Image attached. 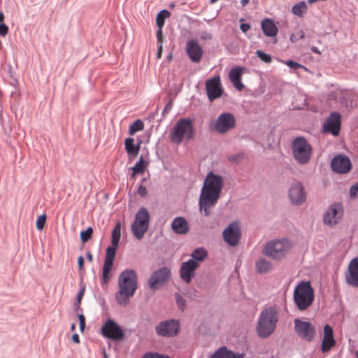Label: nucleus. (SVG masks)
<instances>
[{
    "mask_svg": "<svg viewBox=\"0 0 358 358\" xmlns=\"http://www.w3.org/2000/svg\"><path fill=\"white\" fill-rule=\"evenodd\" d=\"M311 51L313 52H315V53H317V54H320V50H318V48L315 46H312L311 48H310Z\"/></svg>",
    "mask_w": 358,
    "mask_h": 358,
    "instance_id": "59",
    "label": "nucleus"
},
{
    "mask_svg": "<svg viewBox=\"0 0 358 358\" xmlns=\"http://www.w3.org/2000/svg\"><path fill=\"white\" fill-rule=\"evenodd\" d=\"M222 236L224 241L230 246H236L241 238V230L238 221H234L223 231Z\"/></svg>",
    "mask_w": 358,
    "mask_h": 358,
    "instance_id": "15",
    "label": "nucleus"
},
{
    "mask_svg": "<svg viewBox=\"0 0 358 358\" xmlns=\"http://www.w3.org/2000/svg\"><path fill=\"white\" fill-rule=\"evenodd\" d=\"M350 196L352 199H358V182L352 185L350 188Z\"/></svg>",
    "mask_w": 358,
    "mask_h": 358,
    "instance_id": "43",
    "label": "nucleus"
},
{
    "mask_svg": "<svg viewBox=\"0 0 358 358\" xmlns=\"http://www.w3.org/2000/svg\"><path fill=\"white\" fill-rule=\"evenodd\" d=\"M171 228L178 234H185L189 231L188 223L182 217H176L171 224Z\"/></svg>",
    "mask_w": 358,
    "mask_h": 358,
    "instance_id": "25",
    "label": "nucleus"
},
{
    "mask_svg": "<svg viewBox=\"0 0 358 358\" xmlns=\"http://www.w3.org/2000/svg\"><path fill=\"white\" fill-rule=\"evenodd\" d=\"M206 90L208 98L210 101H213L222 96L224 90L221 85L220 77L215 76L206 81Z\"/></svg>",
    "mask_w": 358,
    "mask_h": 358,
    "instance_id": "16",
    "label": "nucleus"
},
{
    "mask_svg": "<svg viewBox=\"0 0 358 358\" xmlns=\"http://www.w3.org/2000/svg\"><path fill=\"white\" fill-rule=\"evenodd\" d=\"M171 271L167 266L155 271L148 279V284L152 291H156L166 285L171 279Z\"/></svg>",
    "mask_w": 358,
    "mask_h": 358,
    "instance_id": "9",
    "label": "nucleus"
},
{
    "mask_svg": "<svg viewBox=\"0 0 358 358\" xmlns=\"http://www.w3.org/2000/svg\"><path fill=\"white\" fill-rule=\"evenodd\" d=\"M345 278L348 285L353 287H358V257L353 258L350 262Z\"/></svg>",
    "mask_w": 358,
    "mask_h": 358,
    "instance_id": "21",
    "label": "nucleus"
},
{
    "mask_svg": "<svg viewBox=\"0 0 358 358\" xmlns=\"http://www.w3.org/2000/svg\"><path fill=\"white\" fill-rule=\"evenodd\" d=\"M8 32V27L4 24H0V36L4 37Z\"/></svg>",
    "mask_w": 358,
    "mask_h": 358,
    "instance_id": "48",
    "label": "nucleus"
},
{
    "mask_svg": "<svg viewBox=\"0 0 358 358\" xmlns=\"http://www.w3.org/2000/svg\"><path fill=\"white\" fill-rule=\"evenodd\" d=\"M150 215L145 207H141L135 216V220L131 224V230L138 240H141L149 227Z\"/></svg>",
    "mask_w": 358,
    "mask_h": 358,
    "instance_id": "7",
    "label": "nucleus"
},
{
    "mask_svg": "<svg viewBox=\"0 0 358 358\" xmlns=\"http://www.w3.org/2000/svg\"><path fill=\"white\" fill-rule=\"evenodd\" d=\"M229 159L232 162H234V163H236V164H238L241 162V161L243 159V155L242 154H240V155H231Z\"/></svg>",
    "mask_w": 358,
    "mask_h": 358,
    "instance_id": "47",
    "label": "nucleus"
},
{
    "mask_svg": "<svg viewBox=\"0 0 358 358\" xmlns=\"http://www.w3.org/2000/svg\"><path fill=\"white\" fill-rule=\"evenodd\" d=\"M141 358H171L167 355L159 354L157 352H146Z\"/></svg>",
    "mask_w": 358,
    "mask_h": 358,
    "instance_id": "42",
    "label": "nucleus"
},
{
    "mask_svg": "<svg viewBox=\"0 0 358 358\" xmlns=\"http://www.w3.org/2000/svg\"><path fill=\"white\" fill-rule=\"evenodd\" d=\"M211 127L218 134H224L236 127V118L230 113H222Z\"/></svg>",
    "mask_w": 358,
    "mask_h": 358,
    "instance_id": "11",
    "label": "nucleus"
},
{
    "mask_svg": "<svg viewBox=\"0 0 358 358\" xmlns=\"http://www.w3.org/2000/svg\"><path fill=\"white\" fill-rule=\"evenodd\" d=\"M234 84V86L238 90L241 91L244 88L243 84L241 83V80H238L237 81H235V83H232Z\"/></svg>",
    "mask_w": 358,
    "mask_h": 358,
    "instance_id": "51",
    "label": "nucleus"
},
{
    "mask_svg": "<svg viewBox=\"0 0 358 358\" xmlns=\"http://www.w3.org/2000/svg\"><path fill=\"white\" fill-rule=\"evenodd\" d=\"M46 219H47V216L45 214L41 215L38 217V219L36 220V227L38 230L41 231L44 228L45 222H46Z\"/></svg>",
    "mask_w": 358,
    "mask_h": 358,
    "instance_id": "41",
    "label": "nucleus"
},
{
    "mask_svg": "<svg viewBox=\"0 0 358 358\" xmlns=\"http://www.w3.org/2000/svg\"><path fill=\"white\" fill-rule=\"evenodd\" d=\"M304 37H305L304 32L302 30H301L300 32H299V39H303V38H304Z\"/></svg>",
    "mask_w": 358,
    "mask_h": 358,
    "instance_id": "63",
    "label": "nucleus"
},
{
    "mask_svg": "<svg viewBox=\"0 0 358 358\" xmlns=\"http://www.w3.org/2000/svg\"><path fill=\"white\" fill-rule=\"evenodd\" d=\"M199 267V263L189 259L181 264L180 268V277L187 284L191 282L194 276L196 270Z\"/></svg>",
    "mask_w": 358,
    "mask_h": 358,
    "instance_id": "19",
    "label": "nucleus"
},
{
    "mask_svg": "<svg viewBox=\"0 0 358 358\" xmlns=\"http://www.w3.org/2000/svg\"><path fill=\"white\" fill-rule=\"evenodd\" d=\"M306 10L307 6L304 1H301L294 5L292 8V12L293 14L299 17H302Z\"/></svg>",
    "mask_w": 358,
    "mask_h": 358,
    "instance_id": "34",
    "label": "nucleus"
},
{
    "mask_svg": "<svg viewBox=\"0 0 358 358\" xmlns=\"http://www.w3.org/2000/svg\"><path fill=\"white\" fill-rule=\"evenodd\" d=\"M285 64L291 69H293L294 70L303 67L302 65L299 64V63L293 61V60H287Z\"/></svg>",
    "mask_w": 358,
    "mask_h": 358,
    "instance_id": "46",
    "label": "nucleus"
},
{
    "mask_svg": "<svg viewBox=\"0 0 358 358\" xmlns=\"http://www.w3.org/2000/svg\"><path fill=\"white\" fill-rule=\"evenodd\" d=\"M85 289V284H83L82 285V287L80 289L79 292L78 293V295H77V297H76V301H77V303H78V307H79V305L81 303V299H82L83 296L84 295Z\"/></svg>",
    "mask_w": 358,
    "mask_h": 358,
    "instance_id": "44",
    "label": "nucleus"
},
{
    "mask_svg": "<svg viewBox=\"0 0 358 358\" xmlns=\"http://www.w3.org/2000/svg\"><path fill=\"white\" fill-rule=\"evenodd\" d=\"M138 194L141 196L145 197L148 194L146 187L145 186H143V185H140L138 188Z\"/></svg>",
    "mask_w": 358,
    "mask_h": 358,
    "instance_id": "49",
    "label": "nucleus"
},
{
    "mask_svg": "<svg viewBox=\"0 0 358 358\" xmlns=\"http://www.w3.org/2000/svg\"><path fill=\"white\" fill-rule=\"evenodd\" d=\"M144 129L143 122L138 119L134 121L129 127V133L130 135H134L137 131H142Z\"/></svg>",
    "mask_w": 358,
    "mask_h": 358,
    "instance_id": "36",
    "label": "nucleus"
},
{
    "mask_svg": "<svg viewBox=\"0 0 358 358\" xmlns=\"http://www.w3.org/2000/svg\"><path fill=\"white\" fill-rule=\"evenodd\" d=\"M242 69L243 68L240 66H235L230 70L229 73V78L231 83H235V81L241 80Z\"/></svg>",
    "mask_w": 358,
    "mask_h": 358,
    "instance_id": "35",
    "label": "nucleus"
},
{
    "mask_svg": "<svg viewBox=\"0 0 358 358\" xmlns=\"http://www.w3.org/2000/svg\"><path fill=\"white\" fill-rule=\"evenodd\" d=\"M324 336L321 345V350L323 353L328 352L336 345L332 327L326 324L324 326Z\"/></svg>",
    "mask_w": 358,
    "mask_h": 358,
    "instance_id": "23",
    "label": "nucleus"
},
{
    "mask_svg": "<svg viewBox=\"0 0 358 358\" xmlns=\"http://www.w3.org/2000/svg\"><path fill=\"white\" fill-rule=\"evenodd\" d=\"M201 38L203 40H208V39H211L212 38V36L210 34L206 32V31H204L202 33V35H201Z\"/></svg>",
    "mask_w": 358,
    "mask_h": 358,
    "instance_id": "55",
    "label": "nucleus"
},
{
    "mask_svg": "<svg viewBox=\"0 0 358 358\" xmlns=\"http://www.w3.org/2000/svg\"><path fill=\"white\" fill-rule=\"evenodd\" d=\"M261 28L264 34L268 37L275 36L278 31L274 20L270 18H264L262 20Z\"/></svg>",
    "mask_w": 358,
    "mask_h": 358,
    "instance_id": "24",
    "label": "nucleus"
},
{
    "mask_svg": "<svg viewBox=\"0 0 358 358\" xmlns=\"http://www.w3.org/2000/svg\"><path fill=\"white\" fill-rule=\"evenodd\" d=\"M117 248L118 245H111V246L108 247L106 249L105 259L114 261Z\"/></svg>",
    "mask_w": 358,
    "mask_h": 358,
    "instance_id": "37",
    "label": "nucleus"
},
{
    "mask_svg": "<svg viewBox=\"0 0 358 358\" xmlns=\"http://www.w3.org/2000/svg\"><path fill=\"white\" fill-rule=\"evenodd\" d=\"M331 168L335 173L345 174L350 171L352 164L348 157L338 155L331 160Z\"/></svg>",
    "mask_w": 358,
    "mask_h": 358,
    "instance_id": "18",
    "label": "nucleus"
},
{
    "mask_svg": "<svg viewBox=\"0 0 358 358\" xmlns=\"http://www.w3.org/2000/svg\"><path fill=\"white\" fill-rule=\"evenodd\" d=\"M291 148L293 157L298 164L304 165L310 161L312 147L304 137L295 138L291 143Z\"/></svg>",
    "mask_w": 358,
    "mask_h": 358,
    "instance_id": "6",
    "label": "nucleus"
},
{
    "mask_svg": "<svg viewBox=\"0 0 358 358\" xmlns=\"http://www.w3.org/2000/svg\"><path fill=\"white\" fill-rule=\"evenodd\" d=\"M172 106H173V99L171 98L167 104L166 105V106L164 107L163 111H162V116L163 117H165L166 115L168 113L169 111L171 110V109L172 108Z\"/></svg>",
    "mask_w": 358,
    "mask_h": 358,
    "instance_id": "45",
    "label": "nucleus"
},
{
    "mask_svg": "<svg viewBox=\"0 0 358 358\" xmlns=\"http://www.w3.org/2000/svg\"><path fill=\"white\" fill-rule=\"evenodd\" d=\"M289 39H290V41H291V42H292V43H295V42L297 41V39L295 38V36H294V34H292L290 35V38H289Z\"/></svg>",
    "mask_w": 358,
    "mask_h": 358,
    "instance_id": "60",
    "label": "nucleus"
},
{
    "mask_svg": "<svg viewBox=\"0 0 358 358\" xmlns=\"http://www.w3.org/2000/svg\"><path fill=\"white\" fill-rule=\"evenodd\" d=\"M208 257V252L203 248H198L193 250L191 254L192 260L196 262L203 261Z\"/></svg>",
    "mask_w": 358,
    "mask_h": 358,
    "instance_id": "29",
    "label": "nucleus"
},
{
    "mask_svg": "<svg viewBox=\"0 0 358 358\" xmlns=\"http://www.w3.org/2000/svg\"><path fill=\"white\" fill-rule=\"evenodd\" d=\"M114 261L112 260H104L103 267V275H102V281L101 284H108L109 281V274L110 271L113 267Z\"/></svg>",
    "mask_w": 358,
    "mask_h": 358,
    "instance_id": "30",
    "label": "nucleus"
},
{
    "mask_svg": "<svg viewBox=\"0 0 358 358\" xmlns=\"http://www.w3.org/2000/svg\"><path fill=\"white\" fill-rule=\"evenodd\" d=\"M103 336L115 341H120L124 337V333L121 327L114 320H108L101 327Z\"/></svg>",
    "mask_w": 358,
    "mask_h": 358,
    "instance_id": "14",
    "label": "nucleus"
},
{
    "mask_svg": "<svg viewBox=\"0 0 358 358\" xmlns=\"http://www.w3.org/2000/svg\"><path fill=\"white\" fill-rule=\"evenodd\" d=\"M3 20H4V15L3 13L0 12V24L3 23Z\"/></svg>",
    "mask_w": 358,
    "mask_h": 358,
    "instance_id": "64",
    "label": "nucleus"
},
{
    "mask_svg": "<svg viewBox=\"0 0 358 358\" xmlns=\"http://www.w3.org/2000/svg\"><path fill=\"white\" fill-rule=\"evenodd\" d=\"M341 115L337 112H333L327 118L324 124V131L337 136L340 133Z\"/></svg>",
    "mask_w": 358,
    "mask_h": 358,
    "instance_id": "20",
    "label": "nucleus"
},
{
    "mask_svg": "<svg viewBox=\"0 0 358 358\" xmlns=\"http://www.w3.org/2000/svg\"><path fill=\"white\" fill-rule=\"evenodd\" d=\"M79 323H85V317L83 314H79L78 315Z\"/></svg>",
    "mask_w": 358,
    "mask_h": 358,
    "instance_id": "57",
    "label": "nucleus"
},
{
    "mask_svg": "<svg viewBox=\"0 0 358 358\" xmlns=\"http://www.w3.org/2000/svg\"><path fill=\"white\" fill-rule=\"evenodd\" d=\"M223 185V178L221 176L210 171L206 176L199 201V210L203 213L204 216H208L210 208L217 204Z\"/></svg>",
    "mask_w": 358,
    "mask_h": 358,
    "instance_id": "1",
    "label": "nucleus"
},
{
    "mask_svg": "<svg viewBox=\"0 0 358 358\" xmlns=\"http://www.w3.org/2000/svg\"><path fill=\"white\" fill-rule=\"evenodd\" d=\"M138 287V275L134 269L127 268L121 272L118 278V291L115 294L117 303L126 306L129 303Z\"/></svg>",
    "mask_w": 358,
    "mask_h": 358,
    "instance_id": "2",
    "label": "nucleus"
},
{
    "mask_svg": "<svg viewBox=\"0 0 358 358\" xmlns=\"http://www.w3.org/2000/svg\"><path fill=\"white\" fill-rule=\"evenodd\" d=\"M140 144L141 141L137 145H135L134 138H127L124 141L125 150L128 155L135 157L138 155L140 150Z\"/></svg>",
    "mask_w": 358,
    "mask_h": 358,
    "instance_id": "27",
    "label": "nucleus"
},
{
    "mask_svg": "<svg viewBox=\"0 0 358 358\" xmlns=\"http://www.w3.org/2000/svg\"><path fill=\"white\" fill-rule=\"evenodd\" d=\"M92 234L93 229L91 227H89L85 230L82 231L80 234L81 241L84 243L87 242L92 238Z\"/></svg>",
    "mask_w": 358,
    "mask_h": 358,
    "instance_id": "38",
    "label": "nucleus"
},
{
    "mask_svg": "<svg viewBox=\"0 0 358 358\" xmlns=\"http://www.w3.org/2000/svg\"><path fill=\"white\" fill-rule=\"evenodd\" d=\"M343 206L341 203H333L324 213V223L329 227L336 225L343 215Z\"/></svg>",
    "mask_w": 358,
    "mask_h": 358,
    "instance_id": "13",
    "label": "nucleus"
},
{
    "mask_svg": "<svg viewBox=\"0 0 358 358\" xmlns=\"http://www.w3.org/2000/svg\"><path fill=\"white\" fill-rule=\"evenodd\" d=\"M240 29L243 33H246L250 29V25L248 23H241Z\"/></svg>",
    "mask_w": 358,
    "mask_h": 358,
    "instance_id": "52",
    "label": "nucleus"
},
{
    "mask_svg": "<svg viewBox=\"0 0 358 358\" xmlns=\"http://www.w3.org/2000/svg\"><path fill=\"white\" fill-rule=\"evenodd\" d=\"M78 266L80 271L83 270L84 267V258L82 256H79L78 258Z\"/></svg>",
    "mask_w": 358,
    "mask_h": 358,
    "instance_id": "53",
    "label": "nucleus"
},
{
    "mask_svg": "<svg viewBox=\"0 0 358 358\" xmlns=\"http://www.w3.org/2000/svg\"><path fill=\"white\" fill-rule=\"evenodd\" d=\"M186 52L191 61L194 63H199L201 60L203 55L202 48L195 39L187 41Z\"/></svg>",
    "mask_w": 358,
    "mask_h": 358,
    "instance_id": "22",
    "label": "nucleus"
},
{
    "mask_svg": "<svg viewBox=\"0 0 358 358\" xmlns=\"http://www.w3.org/2000/svg\"><path fill=\"white\" fill-rule=\"evenodd\" d=\"M174 296L178 308L183 311L186 304V300L178 292L175 293Z\"/></svg>",
    "mask_w": 358,
    "mask_h": 358,
    "instance_id": "39",
    "label": "nucleus"
},
{
    "mask_svg": "<svg viewBox=\"0 0 358 358\" xmlns=\"http://www.w3.org/2000/svg\"><path fill=\"white\" fill-rule=\"evenodd\" d=\"M194 136V120L190 118H182L173 127L169 138L173 143L180 144L184 139L189 141Z\"/></svg>",
    "mask_w": 358,
    "mask_h": 358,
    "instance_id": "5",
    "label": "nucleus"
},
{
    "mask_svg": "<svg viewBox=\"0 0 358 358\" xmlns=\"http://www.w3.org/2000/svg\"><path fill=\"white\" fill-rule=\"evenodd\" d=\"M86 257H87V260L90 261V262H92V259H93L92 255L89 251L86 252Z\"/></svg>",
    "mask_w": 358,
    "mask_h": 358,
    "instance_id": "58",
    "label": "nucleus"
},
{
    "mask_svg": "<svg viewBox=\"0 0 358 358\" xmlns=\"http://www.w3.org/2000/svg\"><path fill=\"white\" fill-rule=\"evenodd\" d=\"M314 290L309 281H301L294 291V302L299 310H306L313 303Z\"/></svg>",
    "mask_w": 358,
    "mask_h": 358,
    "instance_id": "4",
    "label": "nucleus"
},
{
    "mask_svg": "<svg viewBox=\"0 0 358 358\" xmlns=\"http://www.w3.org/2000/svg\"><path fill=\"white\" fill-rule=\"evenodd\" d=\"M71 340L75 343H80L79 336L77 334H74L72 335Z\"/></svg>",
    "mask_w": 358,
    "mask_h": 358,
    "instance_id": "56",
    "label": "nucleus"
},
{
    "mask_svg": "<svg viewBox=\"0 0 358 358\" xmlns=\"http://www.w3.org/2000/svg\"><path fill=\"white\" fill-rule=\"evenodd\" d=\"M256 54L257 57L265 63L269 64L272 61L271 56L262 50H257Z\"/></svg>",
    "mask_w": 358,
    "mask_h": 358,
    "instance_id": "40",
    "label": "nucleus"
},
{
    "mask_svg": "<svg viewBox=\"0 0 358 358\" xmlns=\"http://www.w3.org/2000/svg\"><path fill=\"white\" fill-rule=\"evenodd\" d=\"M111 236V244L118 245L121 237V223L120 222L115 224Z\"/></svg>",
    "mask_w": 358,
    "mask_h": 358,
    "instance_id": "32",
    "label": "nucleus"
},
{
    "mask_svg": "<svg viewBox=\"0 0 358 358\" xmlns=\"http://www.w3.org/2000/svg\"><path fill=\"white\" fill-rule=\"evenodd\" d=\"M294 331L297 336L301 339L311 342L316 335L315 327L310 322L302 321L299 318L294 320Z\"/></svg>",
    "mask_w": 358,
    "mask_h": 358,
    "instance_id": "12",
    "label": "nucleus"
},
{
    "mask_svg": "<svg viewBox=\"0 0 358 358\" xmlns=\"http://www.w3.org/2000/svg\"><path fill=\"white\" fill-rule=\"evenodd\" d=\"M85 327V323H80L79 324V328H80V331L81 332H83L84 331Z\"/></svg>",
    "mask_w": 358,
    "mask_h": 358,
    "instance_id": "61",
    "label": "nucleus"
},
{
    "mask_svg": "<svg viewBox=\"0 0 358 358\" xmlns=\"http://www.w3.org/2000/svg\"><path fill=\"white\" fill-rule=\"evenodd\" d=\"M157 336L171 338L177 336L180 331V324L178 320L171 319L160 322L155 326Z\"/></svg>",
    "mask_w": 358,
    "mask_h": 358,
    "instance_id": "10",
    "label": "nucleus"
},
{
    "mask_svg": "<svg viewBox=\"0 0 358 358\" xmlns=\"http://www.w3.org/2000/svg\"><path fill=\"white\" fill-rule=\"evenodd\" d=\"M162 45L163 44H158V48H157V59H161V57L162 56V51H163Z\"/></svg>",
    "mask_w": 358,
    "mask_h": 358,
    "instance_id": "54",
    "label": "nucleus"
},
{
    "mask_svg": "<svg viewBox=\"0 0 358 358\" xmlns=\"http://www.w3.org/2000/svg\"><path fill=\"white\" fill-rule=\"evenodd\" d=\"M243 354L229 350L224 346L220 348L210 358H243Z\"/></svg>",
    "mask_w": 358,
    "mask_h": 358,
    "instance_id": "26",
    "label": "nucleus"
},
{
    "mask_svg": "<svg viewBox=\"0 0 358 358\" xmlns=\"http://www.w3.org/2000/svg\"><path fill=\"white\" fill-rule=\"evenodd\" d=\"M288 196L290 203L294 206H301L306 202V193L300 182L292 184L289 189Z\"/></svg>",
    "mask_w": 358,
    "mask_h": 358,
    "instance_id": "17",
    "label": "nucleus"
},
{
    "mask_svg": "<svg viewBox=\"0 0 358 358\" xmlns=\"http://www.w3.org/2000/svg\"><path fill=\"white\" fill-rule=\"evenodd\" d=\"M158 31H157V39L158 44H163L164 43V36L162 33V29L158 28Z\"/></svg>",
    "mask_w": 358,
    "mask_h": 358,
    "instance_id": "50",
    "label": "nucleus"
},
{
    "mask_svg": "<svg viewBox=\"0 0 358 358\" xmlns=\"http://www.w3.org/2000/svg\"><path fill=\"white\" fill-rule=\"evenodd\" d=\"M171 16V13L169 10L164 9L158 13L156 17V24L158 28L162 29L165 20Z\"/></svg>",
    "mask_w": 358,
    "mask_h": 358,
    "instance_id": "31",
    "label": "nucleus"
},
{
    "mask_svg": "<svg viewBox=\"0 0 358 358\" xmlns=\"http://www.w3.org/2000/svg\"><path fill=\"white\" fill-rule=\"evenodd\" d=\"M272 266V264L264 258H259L255 262V268L258 273H266L271 270Z\"/></svg>",
    "mask_w": 358,
    "mask_h": 358,
    "instance_id": "28",
    "label": "nucleus"
},
{
    "mask_svg": "<svg viewBox=\"0 0 358 358\" xmlns=\"http://www.w3.org/2000/svg\"><path fill=\"white\" fill-rule=\"evenodd\" d=\"M250 0H241V3L243 6H245L248 3Z\"/></svg>",
    "mask_w": 358,
    "mask_h": 358,
    "instance_id": "62",
    "label": "nucleus"
},
{
    "mask_svg": "<svg viewBox=\"0 0 358 358\" xmlns=\"http://www.w3.org/2000/svg\"><path fill=\"white\" fill-rule=\"evenodd\" d=\"M290 248L288 239L283 238L268 243L263 249V253L275 260H279L285 256Z\"/></svg>",
    "mask_w": 358,
    "mask_h": 358,
    "instance_id": "8",
    "label": "nucleus"
},
{
    "mask_svg": "<svg viewBox=\"0 0 358 358\" xmlns=\"http://www.w3.org/2000/svg\"><path fill=\"white\" fill-rule=\"evenodd\" d=\"M278 322V311L275 306L263 309L259 315L256 331L261 338L269 337L275 330Z\"/></svg>",
    "mask_w": 358,
    "mask_h": 358,
    "instance_id": "3",
    "label": "nucleus"
},
{
    "mask_svg": "<svg viewBox=\"0 0 358 358\" xmlns=\"http://www.w3.org/2000/svg\"><path fill=\"white\" fill-rule=\"evenodd\" d=\"M148 165V163L144 160L143 156L140 157L139 160L131 168L134 174L143 173Z\"/></svg>",
    "mask_w": 358,
    "mask_h": 358,
    "instance_id": "33",
    "label": "nucleus"
}]
</instances>
